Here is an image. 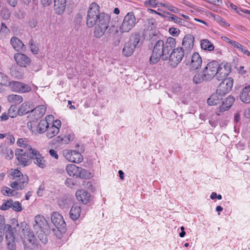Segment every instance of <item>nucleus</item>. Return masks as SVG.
<instances>
[{
    "label": "nucleus",
    "instance_id": "obj_43",
    "mask_svg": "<svg viewBox=\"0 0 250 250\" xmlns=\"http://www.w3.org/2000/svg\"><path fill=\"white\" fill-rule=\"evenodd\" d=\"M11 208L15 211L19 212L22 210L21 204L18 201H13L12 200Z\"/></svg>",
    "mask_w": 250,
    "mask_h": 250
},
{
    "label": "nucleus",
    "instance_id": "obj_36",
    "mask_svg": "<svg viewBox=\"0 0 250 250\" xmlns=\"http://www.w3.org/2000/svg\"><path fill=\"white\" fill-rule=\"evenodd\" d=\"M49 124L46 120H41L38 124L37 126V131L39 133H43L45 132L48 127Z\"/></svg>",
    "mask_w": 250,
    "mask_h": 250
},
{
    "label": "nucleus",
    "instance_id": "obj_14",
    "mask_svg": "<svg viewBox=\"0 0 250 250\" xmlns=\"http://www.w3.org/2000/svg\"><path fill=\"white\" fill-rule=\"evenodd\" d=\"M6 229V241L7 248L8 250H16L15 237L13 234V230L10 225L5 226Z\"/></svg>",
    "mask_w": 250,
    "mask_h": 250
},
{
    "label": "nucleus",
    "instance_id": "obj_48",
    "mask_svg": "<svg viewBox=\"0 0 250 250\" xmlns=\"http://www.w3.org/2000/svg\"><path fill=\"white\" fill-rule=\"evenodd\" d=\"M1 16L3 19L8 20L10 17V13L8 10L4 9L1 11Z\"/></svg>",
    "mask_w": 250,
    "mask_h": 250
},
{
    "label": "nucleus",
    "instance_id": "obj_9",
    "mask_svg": "<svg viewBox=\"0 0 250 250\" xmlns=\"http://www.w3.org/2000/svg\"><path fill=\"white\" fill-rule=\"evenodd\" d=\"M139 42V38L138 36H135L125 42L122 51L123 55L126 57L131 56Z\"/></svg>",
    "mask_w": 250,
    "mask_h": 250
},
{
    "label": "nucleus",
    "instance_id": "obj_19",
    "mask_svg": "<svg viewBox=\"0 0 250 250\" xmlns=\"http://www.w3.org/2000/svg\"><path fill=\"white\" fill-rule=\"evenodd\" d=\"M235 102V98L232 96H228L220 105L216 113L217 115H220V113L229 110Z\"/></svg>",
    "mask_w": 250,
    "mask_h": 250
},
{
    "label": "nucleus",
    "instance_id": "obj_31",
    "mask_svg": "<svg viewBox=\"0 0 250 250\" xmlns=\"http://www.w3.org/2000/svg\"><path fill=\"white\" fill-rule=\"evenodd\" d=\"M33 106L27 102L22 103L18 109V114L20 116H22L31 111Z\"/></svg>",
    "mask_w": 250,
    "mask_h": 250
},
{
    "label": "nucleus",
    "instance_id": "obj_34",
    "mask_svg": "<svg viewBox=\"0 0 250 250\" xmlns=\"http://www.w3.org/2000/svg\"><path fill=\"white\" fill-rule=\"evenodd\" d=\"M7 100L11 104H18L23 101V98L21 95L12 94L7 96Z\"/></svg>",
    "mask_w": 250,
    "mask_h": 250
},
{
    "label": "nucleus",
    "instance_id": "obj_15",
    "mask_svg": "<svg viewBox=\"0 0 250 250\" xmlns=\"http://www.w3.org/2000/svg\"><path fill=\"white\" fill-rule=\"evenodd\" d=\"M233 85V80L231 78L225 79L217 87L216 90L217 92L225 96L226 94L229 93Z\"/></svg>",
    "mask_w": 250,
    "mask_h": 250
},
{
    "label": "nucleus",
    "instance_id": "obj_20",
    "mask_svg": "<svg viewBox=\"0 0 250 250\" xmlns=\"http://www.w3.org/2000/svg\"><path fill=\"white\" fill-rule=\"evenodd\" d=\"M194 37L191 34L186 35L183 39L182 45L184 51L190 52L194 46Z\"/></svg>",
    "mask_w": 250,
    "mask_h": 250
},
{
    "label": "nucleus",
    "instance_id": "obj_44",
    "mask_svg": "<svg viewBox=\"0 0 250 250\" xmlns=\"http://www.w3.org/2000/svg\"><path fill=\"white\" fill-rule=\"evenodd\" d=\"M10 32L9 30L6 26L2 23L1 28L0 29V38L5 37Z\"/></svg>",
    "mask_w": 250,
    "mask_h": 250
},
{
    "label": "nucleus",
    "instance_id": "obj_33",
    "mask_svg": "<svg viewBox=\"0 0 250 250\" xmlns=\"http://www.w3.org/2000/svg\"><path fill=\"white\" fill-rule=\"evenodd\" d=\"M46 107L44 105L37 106L32 108V113L36 119L42 117L45 113Z\"/></svg>",
    "mask_w": 250,
    "mask_h": 250
},
{
    "label": "nucleus",
    "instance_id": "obj_5",
    "mask_svg": "<svg viewBox=\"0 0 250 250\" xmlns=\"http://www.w3.org/2000/svg\"><path fill=\"white\" fill-rule=\"evenodd\" d=\"M136 19L132 12L128 13L124 18L123 21L119 27L121 33L128 32L135 25Z\"/></svg>",
    "mask_w": 250,
    "mask_h": 250
},
{
    "label": "nucleus",
    "instance_id": "obj_40",
    "mask_svg": "<svg viewBox=\"0 0 250 250\" xmlns=\"http://www.w3.org/2000/svg\"><path fill=\"white\" fill-rule=\"evenodd\" d=\"M24 175H23L21 171L18 170V169H15L13 170H12L11 173V179L12 180H16L19 178H20L21 177H22V176H24Z\"/></svg>",
    "mask_w": 250,
    "mask_h": 250
},
{
    "label": "nucleus",
    "instance_id": "obj_12",
    "mask_svg": "<svg viewBox=\"0 0 250 250\" xmlns=\"http://www.w3.org/2000/svg\"><path fill=\"white\" fill-rule=\"evenodd\" d=\"M62 154L67 161L72 163H79L83 160L82 154L77 150L65 149Z\"/></svg>",
    "mask_w": 250,
    "mask_h": 250
},
{
    "label": "nucleus",
    "instance_id": "obj_8",
    "mask_svg": "<svg viewBox=\"0 0 250 250\" xmlns=\"http://www.w3.org/2000/svg\"><path fill=\"white\" fill-rule=\"evenodd\" d=\"M8 86L11 91L19 93H27L32 89L31 85L18 81L9 82Z\"/></svg>",
    "mask_w": 250,
    "mask_h": 250
},
{
    "label": "nucleus",
    "instance_id": "obj_18",
    "mask_svg": "<svg viewBox=\"0 0 250 250\" xmlns=\"http://www.w3.org/2000/svg\"><path fill=\"white\" fill-rule=\"evenodd\" d=\"M61 126V122L59 120H56L53 124L50 126L49 125L46 130V136L49 139H51L58 134L60 128Z\"/></svg>",
    "mask_w": 250,
    "mask_h": 250
},
{
    "label": "nucleus",
    "instance_id": "obj_52",
    "mask_svg": "<svg viewBox=\"0 0 250 250\" xmlns=\"http://www.w3.org/2000/svg\"><path fill=\"white\" fill-rule=\"evenodd\" d=\"M167 9L174 13H179L180 9L168 3Z\"/></svg>",
    "mask_w": 250,
    "mask_h": 250
},
{
    "label": "nucleus",
    "instance_id": "obj_39",
    "mask_svg": "<svg viewBox=\"0 0 250 250\" xmlns=\"http://www.w3.org/2000/svg\"><path fill=\"white\" fill-rule=\"evenodd\" d=\"M8 114L11 118H14L18 115L17 108L16 105H12L10 107L8 111Z\"/></svg>",
    "mask_w": 250,
    "mask_h": 250
},
{
    "label": "nucleus",
    "instance_id": "obj_41",
    "mask_svg": "<svg viewBox=\"0 0 250 250\" xmlns=\"http://www.w3.org/2000/svg\"><path fill=\"white\" fill-rule=\"evenodd\" d=\"M2 193L5 196H13L15 195V191L9 188L4 187L1 190Z\"/></svg>",
    "mask_w": 250,
    "mask_h": 250
},
{
    "label": "nucleus",
    "instance_id": "obj_57",
    "mask_svg": "<svg viewBox=\"0 0 250 250\" xmlns=\"http://www.w3.org/2000/svg\"><path fill=\"white\" fill-rule=\"evenodd\" d=\"M30 50L34 54H37L38 53V47L32 43H30Z\"/></svg>",
    "mask_w": 250,
    "mask_h": 250
},
{
    "label": "nucleus",
    "instance_id": "obj_26",
    "mask_svg": "<svg viewBox=\"0 0 250 250\" xmlns=\"http://www.w3.org/2000/svg\"><path fill=\"white\" fill-rule=\"evenodd\" d=\"M224 96L217 92L212 94L208 99L207 103L209 105H215L221 103Z\"/></svg>",
    "mask_w": 250,
    "mask_h": 250
},
{
    "label": "nucleus",
    "instance_id": "obj_45",
    "mask_svg": "<svg viewBox=\"0 0 250 250\" xmlns=\"http://www.w3.org/2000/svg\"><path fill=\"white\" fill-rule=\"evenodd\" d=\"M12 200H9L3 202L2 205L0 207V209L2 210H5L11 208Z\"/></svg>",
    "mask_w": 250,
    "mask_h": 250
},
{
    "label": "nucleus",
    "instance_id": "obj_25",
    "mask_svg": "<svg viewBox=\"0 0 250 250\" xmlns=\"http://www.w3.org/2000/svg\"><path fill=\"white\" fill-rule=\"evenodd\" d=\"M0 152L6 160H11L14 157V152L12 149L4 144H1L0 145Z\"/></svg>",
    "mask_w": 250,
    "mask_h": 250
},
{
    "label": "nucleus",
    "instance_id": "obj_32",
    "mask_svg": "<svg viewBox=\"0 0 250 250\" xmlns=\"http://www.w3.org/2000/svg\"><path fill=\"white\" fill-rule=\"evenodd\" d=\"M54 8L59 14H62L66 7V0H54Z\"/></svg>",
    "mask_w": 250,
    "mask_h": 250
},
{
    "label": "nucleus",
    "instance_id": "obj_62",
    "mask_svg": "<svg viewBox=\"0 0 250 250\" xmlns=\"http://www.w3.org/2000/svg\"><path fill=\"white\" fill-rule=\"evenodd\" d=\"M42 3L44 6H48L52 2V0H41Z\"/></svg>",
    "mask_w": 250,
    "mask_h": 250
},
{
    "label": "nucleus",
    "instance_id": "obj_21",
    "mask_svg": "<svg viewBox=\"0 0 250 250\" xmlns=\"http://www.w3.org/2000/svg\"><path fill=\"white\" fill-rule=\"evenodd\" d=\"M14 59L17 63L21 67H26L30 63V60L26 55L21 53H16Z\"/></svg>",
    "mask_w": 250,
    "mask_h": 250
},
{
    "label": "nucleus",
    "instance_id": "obj_58",
    "mask_svg": "<svg viewBox=\"0 0 250 250\" xmlns=\"http://www.w3.org/2000/svg\"><path fill=\"white\" fill-rule=\"evenodd\" d=\"M221 39L223 41L226 42L227 43H228L231 45L232 44V42H234L233 40H232L231 39L226 36H222Z\"/></svg>",
    "mask_w": 250,
    "mask_h": 250
},
{
    "label": "nucleus",
    "instance_id": "obj_47",
    "mask_svg": "<svg viewBox=\"0 0 250 250\" xmlns=\"http://www.w3.org/2000/svg\"><path fill=\"white\" fill-rule=\"evenodd\" d=\"M168 31L169 34L173 37H177L180 33V31L179 29L173 27H170Z\"/></svg>",
    "mask_w": 250,
    "mask_h": 250
},
{
    "label": "nucleus",
    "instance_id": "obj_24",
    "mask_svg": "<svg viewBox=\"0 0 250 250\" xmlns=\"http://www.w3.org/2000/svg\"><path fill=\"white\" fill-rule=\"evenodd\" d=\"M17 144L19 147H21L22 149H24L25 151L29 152V154L36 149L31 146L29 140L25 138L18 139Z\"/></svg>",
    "mask_w": 250,
    "mask_h": 250
},
{
    "label": "nucleus",
    "instance_id": "obj_42",
    "mask_svg": "<svg viewBox=\"0 0 250 250\" xmlns=\"http://www.w3.org/2000/svg\"><path fill=\"white\" fill-rule=\"evenodd\" d=\"M58 139L57 141L61 144H68L71 140L70 135L63 136L62 137L59 136H58Z\"/></svg>",
    "mask_w": 250,
    "mask_h": 250
},
{
    "label": "nucleus",
    "instance_id": "obj_54",
    "mask_svg": "<svg viewBox=\"0 0 250 250\" xmlns=\"http://www.w3.org/2000/svg\"><path fill=\"white\" fill-rule=\"evenodd\" d=\"M50 155L55 159H58V155L56 150L51 149L49 151Z\"/></svg>",
    "mask_w": 250,
    "mask_h": 250
},
{
    "label": "nucleus",
    "instance_id": "obj_49",
    "mask_svg": "<svg viewBox=\"0 0 250 250\" xmlns=\"http://www.w3.org/2000/svg\"><path fill=\"white\" fill-rule=\"evenodd\" d=\"M28 24L31 28H35L37 26L38 20L36 18L30 19L28 21Z\"/></svg>",
    "mask_w": 250,
    "mask_h": 250
},
{
    "label": "nucleus",
    "instance_id": "obj_53",
    "mask_svg": "<svg viewBox=\"0 0 250 250\" xmlns=\"http://www.w3.org/2000/svg\"><path fill=\"white\" fill-rule=\"evenodd\" d=\"M147 11L148 13H149L150 14H157L158 15H159L160 16L163 17V18H165V17H166V15L164 14H162L161 13H160L158 11H156L153 9H150V8H148L147 9Z\"/></svg>",
    "mask_w": 250,
    "mask_h": 250
},
{
    "label": "nucleus",
    "instance_id": "obj_28",
    "mask_svg": "<svg viewBox=\"0 0 250 250\" xmlns=\"http://www.w3.org/2000/svg\"><path fill=\"white\" fill-rule=\"evenodd\" d=\"M239 97L242 102L246 104L250 103V86H246L242 89Z\"/></svg>",
    "mask_w": 250,
    "mask_h": 250
},
{
    "label": "nucleus",
    "instance_id": "obj_27",
    "mask_svg": "<svg viewBox=\"0 0 250 250\" xmlns=\"http://www.w3.org/2000/svg\"><path fill=\"white\" fill-rule=\"evenodd\" d=\"M165 18H166L169 21H172L180 25L186 26L188 23V21H186L180 18L177 17L176 15L170 13H167V15H166V17Z\"/></svg>",
    "mask_w": 250,
    "mask_h": 250
},
{
    "label": "nucleus",
    "instance_id": "obj_16",
    "mask_svg": "<svg viewBox=\"0 0 250 250\" xmlns=\"http://www.w3.org/2000/svg\"><path fill=\"white\" fill-rule=\"evenodd\" d=\"M30 154H32V159H33L34 164L38 167L41 168H44L46 167V160L37 149L34 150Z\"/></svg>",
    "mask_w": 250,
    "mask_h": 250
},
{
    "label": "nucleus",
    "instance_id": "obj_37",
    "mask_svg": "<svg viewBox=\"0 0 250 250\" xmlns=\"http://www.w3.org/2000/svg\"><path fill=\"white\" fill-rule=\"evenodd\" d=\"M7 224L5 225V219L4 217L0 215V243L2 242L3 240L4 232H6V229L5 226Z\"/></svg>",
    "mask_w": 250,
    "mask_h": 250
},
{
    "label": "nucleus",
    "instance_id": "obj_64",
    "mask_svg": "<svg viewBox=\"0 0 250 250\" xmlns=\"http://www.w3.org/2000/svg\"><path fill=\"white\" fill-rule=\"evenodd\" d=\"M234 121L235 122L237 123L240 121V115L239 112H236L234 114Z\"/></svg>",
    "mask_w": 250,
    "mask_h": 250
},
{
    "label": "nucleus",
    "instance_id": "obj_13",
    "mask_svg": "<svg viewBox=\"0 0 250 250\" xmlns=\"http://www.w3.org/2000/svg\"><path fill=\"white\" fill-rule=\"evenodd\" d=\"M15 154L19 162L24 167L29 165L30 159H32V154L29 152L25 151L24 149L18 148L15 151Z\"/></svg>",
    "mask_w": 250,
    "mask_h": 250
},
{
    "label": "nucleus",
    "instance_id": "obj_51",
    "mask_svg": "<svg viewBox=\"0 0 250 250\" xmlns=\"http://www.w3.org/2000/svg\"><path fill=\"white\" fill-rule=\"evenodd\" d=\"M231 46H232L234 48H237L241 52H242L244 48V47L241 44H240L239 42H236L234 41L233 42H232V44L231 45Z\"/></svg>",
    "mask_w": 250,
    "mask_h": 250
},
{
    "label": "nucleus",
    "instance_id": "obj_63",
    "mask_svg": "<svg viewBox=\"0 0 250 250\" xmlns=\"http://www.w3.org/2000/svg\"><path fill=\"white\" fill-rule=\"evenodd\" d=\"M244 116L247 119H250V107L248 108L244 112Z\"/></svg>",
    "mask_w": 250,
    "mask_h": 250
},
{
    "label": "nucleus",
    "instance_id": "obj_35",
    "mask_svg": "<svg viewBox=\"0 0 250 250\" xmlns=\"http://www.w3.org/2000/svg\"><path fill=\"white\" fill-rule=\"evenodd\" d=\"M200 45L202 49L209 51H212L214 48L213 44L207 39L202 40L200 42Z\"/></svg>",
    "mask_w": 250,
    "mask_h": 250
},
{
    "label": "nucleus",
    "instance_id": "obj_2",
    "mask_svg": "<svg viewBox=\"0 0 250 250\" xmlns=\"http://www.w3.org/2000/svg\"><path fill=\"white\" fill-rule=\"evenodd\" d=\"M110 19L107 15L100 13V7L95 2H92L88 9L86 24L89 28L94 26V36L100 39L104 36L109 26Z\"/></svg>",
    "mask_w": 250,
    "mask_h": 250
},
{
    "label": "nucleus",
    "instance_id": "obj_7",
    "mask_svg": "<svg viewBox=\"0 0 250 250\" xmlns=\"http://www.w3.org/2000/svg\"><path fill=\"white\" fill-rule=\"evenodd\" d=\"M21 236L24 247L36 246V238L27 226H25L22 229Z\"/></svg>",
    "mask_w": 250,
    "mask_h": 250
},
{
    "label": "nucleus",
    "instance_id": "obj_30",
    "mask_svg": "<svg viewBox=\"0 0 250 250\" xmlns=\"http://www.w3.org/2000/svg\"><path fill=\"white\" fill-rule=\"evenodd\" d=\"M81 212V208L80 206L77 204H74L69 212L70 218L74 221L77 220L80 217Z\"/></svg>",
    "mask_w": 250,
    "mask_h": 250
},
{
    "label": "nucleus",
    "instance_id": "obj_50",
    "mask_svg": "<svg viewBox=\"0 0 250 250\" xmlns=\"http://www.w3.org/2000/svg\"><path fill=\"white\" fill-rule=\"evenodd\" d=\"M65 184L67 187L72 188L75 185L74 180L72 178H67Z\"/></svg>",
    "mask_w": 250,
    "mask_h": 250
},
{
    "label": "nucleus",
    "instance_id": "obj_46",
    "mask_svg": "<svg viewBox=\"0 0 250 250\" xmlns=\"http://www.w3.org/2000/svg\"><path fill=\"white\" fill-rule=\"evenodd\" d=\"M8 83V77L0 72V84L6 85Z\"/></svg>",
    "mask_w": 250,
    "mask_h": 250
},
{
    "label": "nucleus",
    "instance_id": "obj_6",
    "mask_svg": "<svg viewBox=\"0 0 250 250\" xmlns=\"http://www.w3.org/2000/svg\"><path fill=\"white\" fill-rule=\"evenodd\" d=\"M66 172L70 176H76L81 178L87 179L90 177V173L82 167L74 164H68L65 168Z\"/></svg>",
    "mask_w": 250,
    "mask_h": 250
},
{
    "label": "nucleus",
    "instance_id": "obj_61",
    "mask_svg": "<svg viewBox=\"0 0 250 250\" xmlns=\"http://www.w3.org/2000/svg\"><path fill=\"white\" fill-rule=\"evenodd\" d=\"M8 4L13 6L15 7L17 4V0H6Z\"/></svg>",
    "mask_w": 250,
    "mask_h": 250
},
{
    "label": "nucleus",
    "instance_id": "obj_11",
    "mask_svg": "<svg viewBox=\"0 0 250 250\" xmlns=\"http://www.w3.org/2000/svg\"><path fill=\"white\" fill-rule=\"evenodd\" d=\"M186 65H189L190 69L192 70H196L201 66L202 63V58L197 52H194L191 57L188 58L186 56Z\"/></svg>",
    "mask_w": 250,
    "mask_h": 250
},
{
    "label": "nucleus",
    "instance_id": "obj_55",
    "mask_svg": "<svg viewBox=\"0 0 250 250\" xmlns=\"http://www.w3.org/2000/svg\"><path fill=\"white\" fill-rule=\"evenodd\" d=\"M218 21L219 22V24L223 26L224 27H228L229 26V24L224 20H223L222 18L219 17L218 19Z\"/></svg>",
    "mask_w": 250,
    "mask_h": 250
},
{
    "label": "nucleus",
    "instance_id": "obj_1",
    "mask_svg": "<svg viewBox=\"0 0 250 250\" xmlns=\"http://www.w3.org/2000/svg\"><path fill=\"white\" fill-rule=\"evenodd\" d=\"M176 40L172 37H168L165 42L162 40L158 41L155 43L152 54L149 58L151 64L157 63L162 58L163 60L169 59V64L171 67H176L184 56L183 48L174 49L169 55V52L175 47Z\"/></svg>",
    "mask_w": 250,
    "mask_h": 250
},
{
    "label": "nucleus",
    "instance_id": "obj_38",
    "mask_svg": "<svg viewBox=\"0 0 250 250\" xmlns=\"http://www.w3.org/2000/svg\"><path fill=\"white\" fill-rule=\"evenodd\" d=\"M159 2L157 0H146L144 4L146 7L155 8L159 6Z\"/></svg>",
    "mask_w": 250,
    "mask_h": 250
},
{
    "label": "nucleus",
    "instance_id": "obj_29",
    "mask_svg": "<svg viewBox=\"0 0 250 250\" xmlns=\"http://www.w3.org/2000/svg\"><path fill=\"white\" fill-rule=\"evenodd\" d=\"M10 42L14 49L17 51H22L25 49L24 44L17 37H12Z\"/></svg>",
    "mask_w": 250,
    "mask_h": 250
},
{
    "label": "nucleus",
    "instance_id": "obj_3",
    "mask_svg": "<svg viewBox=\"0 0 250 250\" xmlns=\"http://www.w3.org/2000/svg\"><path fill=\"white\" fill-rule=\"evenodd\" d=\"M219 68V63L216 61L208 62L200 73H196L193 79V82L200 83L204 81L212 80L217 74V69Z\"/></svg>",
    "mask_w": 250,
    "mask_h": 250
},
{
    "label": "nucleus",
    "instance_id": "obj_22",
    "mask_svg": "<svg viewBox=\"0 0 250 250\" xmlns=\"http://www.w3.org/2000/svg\"><path fill=\"white\" fill-rule=\"evenodd\" d=\"M217 69L216 77L219 80L225 79L230 72V67L228 64H219V68Z\"/></svg>",
    "mask_w": 250,
    "mask_h": 250
},
{
    "label": "nucleus",
    "instance_id": "obj_23",
    "mask_svg": "<svg viewBox=\"0 0 250 250\" xmlns=\"http://www.w3.org/2000/svg\"><path fill=\"white\" fill-rule=\"evenodd\" d=\"M76 196L77 199L84 204L89 202L91 198V195L84 189H80L76 191Z\"/></svg>",
    "mask_w": 250,
    "mask_h": 250
},
{
    "label": "nucleus",
    "instance_id": "obj_4",
    "mask_svg": "<svg viewBox=\"0 0 250 250\" xmlns=\"http://www.w3.org/2000/svg\"><path fill=\"white\" fill-rule=\"evenodd\" d=\"M47 228V222L45 218L41 215H36L35 217V224L33 225V229L40 241L44 244H46L48 241L44 234V230Z\"/></svg>",
    "mask_w": 250,
    "mask_h": 250
},
{
    "label": "nucleus",
    "instance_id": "obj_59",
    "mask_svg": "<svg viewBox=\"0 0 250 250\" xmlns=\"http://www.w3.org/2000/svg\"><path fill=\"white\" fill-rule=\"evenodd\" d=\"M227 7L229 9H233V10H236V12L237 13H239V12L237 10V7L236 5L231 3H229V2L227 4Z\"/></svg>",
    "mask_w": 250,
    "mask_h": 250
},
{
    "label": "nucleus",
    "instance_id": "obj_17",
    "mask_svg": "<svg viewBox=\"0 0 250 250\" xmlns=\"http://www.w3.org/2000/svg\"><path fill=\"white\" fill-rule=\"evenodd\" d=\"M28 182V177L26 175L22 176L10 184V187L16 190H21L24 188Z\"/></svg>",
    "mask_w": 250,
    "mask_h": 250
},
{
    "label": "nucleus",
    "instance_id": "obj_10",
    "mask_svg": "<svg viewBox=\"0 0 250 250\" xmlns=\"http://www.w3.org/2000/svg\"><path fill=\"white\" fill-rule=\"evenodd\" d=\"M51 220L52 223L60 232H64L66 225L62 216L58 212H54L51 214Z\"/></svg>",
    "mask_w": 250,
    "mask_h": 250
},
{
    "label": "nucleus",
    "instance_id": "obj_60",
    "mask_svg": "<svg viewBox=\"0 0 250 250\" xmlns=\"http://www.w3.org/2000/svg\"><path fill=\"white\" fill-rule=\"evenodd\" d=\"M9 115L7 114L6 112L3 113L0 116L1 121H6L9 118Z\"/></svg>",
    "mask_w": 250,
    "mask_h": 250
},
{
    "label": "nucleus",
    "instance_id": "obj_56",
    "mask_svg": "<svg viewBox=\"0 0 250 250\" xmlns=\"http://www.w3.org/2000/svg\"><path fill=\"white\" fill-rule=\"evenodd\" d=\"M208 2L217 6H220L222 4V0H209Z\"/></svg>",
    "mask_w": 250,
    "mask_h": 250
}]
</instances>
